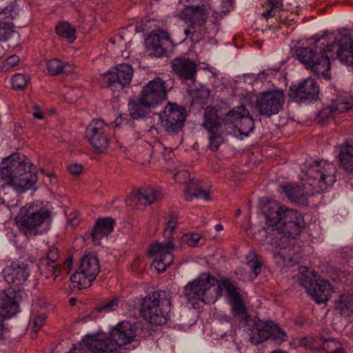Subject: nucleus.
<instances>
[{
	"instance_id": "1",
	"label": "nucleus",
	"mask_w": 353,
	"mask_h": 353,
	"mask_svg": "<svg viewBox=\"0 0 353 353\" xmlns=\"http://www.w3.org/2000/svg\"><path fill=\"white\" fill-rule=\"evenodd\" d=\"M326 37L325 34L319 37H313L309 40L311 46L299 47L296 50L298 60L317 76L327 74L331 59L338 58L346 65L353 66V35L350 32L344 30L326 48L318 46L317 43Z\"/></svg>"
},
{
	"instance_id": "2",
	"label": "nucleus",
	"mask_w": 353,
	"mask_h": 353,
	"mask_svg": "<svg viewBox=\"0 0 353 353\" xmlns=\"http://www.w3.org/2000/svg\"><path fill=\"white\" fill-rule=\"evenodd\" d=\"M217 283L216 297H220L223 289L226 291L228 302L231 307L234 317L247 325L250 318L239 288L230 279L217 280L209 274H204L200 277L189 282L183 289L184 296L188 301H201L205 302L208 292Z\"/></svg>"
},
{
	"instance_id": "3",
	"label": "nucleus",
	"mask_w": 353,
	"mask_h": 353,
	"mask_svg": "<svg viewBox=\"0 0 353 353\" xmlns=\"http://www.w3.org/2000/svg\"><path fill=\"white\" fill-rule=\"evenodd\" d=\"M267 227L264 228L268 237L277 246L286 248L290 239H296L305 228L301 214L294 210L286 209L274 204L265 212Z\"/></svg>"
},
{
	"instance_id": "4",
	"label": "nucleus",
	"mask_w": 353,
	"mask_h": 353,
	"mask_svg": "<svg viewBox=\"0 0 353 353\" xmlns=\"http://www.w3.org/2000/svg\"><path fill=\"white\" fill-rule=\"evenodd\" d=\"M5 161L7 165L0 168V190L23 193L33 188L38 177L35 168L28 158L13 153Z\"/></svg>"
},
{
	"instance_id": "5",
	"label": "nucleus",
	"mask_w": 353,
	"mask_h": 353,
	"mask_svg": "<svg viewBox=\"0 0 353 353\" xmlns=\"http://www.w3.org/2000/svg\"><path fill=\"white\" fill-rule=\"evenodd\" d=\"M302 170L304 187L312 194L324 192L336 181V167L325 160L314 161L305 163Z\"/></svg>"
},
{
	"instance_id": "6",
	"label": "nucleus",
	"mask_w": 353,
	"mask_h": 353,
	"mask_svg": "<svg viewBox=\"0 0 353 353\" xmlns=\"http://www.w3.org/2000/svg\"><path fill=\"white\" fill-rule=\"evenodd\" d=\"M171 306V296L167 292L154 291L142 299L140 312L150 323L161 325L170 319Z\"/></svg>"
},
{
	"instance_id": "7",
	"label": "nucleus",
	"mask_w": 353,
	"mask_h": 353,
	"mask_svg": "<svg viewBox=\"0 0 353 353\" xmlns=\"http://www.w3.org/2000/svg\"><path fill=\"white\" fill-rule=\"evenodd\" d=\"M51 212L45 208L34 204H27L20 209L16 222L26 235H36L39 233L38 228L45 221H50Z\"/></svg>"
},
{
	"instance_id": "8",
	"label": "nucleus",
	"mask_w": 353,
	"mask_h": 353,
	"mask_svg": "<svg viewBox=\"0 0 353 353\" xmlns=\"http://www.w3.org/2000/svg\"><path fill=\"white\" fill-rule=\"evenodd\" d=\"M99 271L97 256L93 254H85L81 259L80 266L70 276L72 288L78 290L88 288L96 279Z\"/></svg>"
},
{
	"instance_id": "9",
	"label": "nucleus",
	"mask_w": 353,
	"mask_h": 353,
	"mask_svg": "<svg viewBox=\"0 0 353 353\" xmlns=\"http://www.w3.org/2000/svg\"><path fill=\"white\" fill-rule=\"evenodd\" d=\"M269 339L276 344L281 345L288 340V334L273 321H255L250 334L251 343L259 344Z\"/></svg>"
},
{
	"instance_id": "10",
	"label": "nucleus",
	"mask_w": 353,
	"mask_h": 353,
	"mask_svg": "<svg viewBox=\"0 0 353 353\" xmlns=\"http://www.w3.org/2000/svg\"><path fill=\"white\" fill-rule=\"evenodd\" d=\"M110 130V126L102 119H93L87 126L86 137L98 152H103L108 149L109 146L108 134Z\"/></svg>"
},
{
	"instance_id": "11",
	"label": "nucleus",
	"mask_w": 353,
	"mask_h": 353,
	"mask_svg": "<svg viewBox=\"0 0 353 353\" xmlns=\"http://www.w3.org/2000/svg\"><path fill=\"white\" fill-rule=\"evenodd\" d=\"M145 43L148 50L157 57H168L175 46L169 34L160 28L152 30Z\"/></svg>"
},
{
	"instance_id": "12",
	"label": "nucleus",
	"mask_w": 353,
	"mask_h": 353,
	"mask_svg": "<svg viewBox=\"0 0 353 353\" xmlns=\"http://www.w3.org/2000/svg\"><path fill=\"white\" fill-rule=\"evenodd\" d=\"M185 117V109L171 103H168L163 112L159 114L161 125L166 132L171 134H176L182 130Z\"/></svg>"
},
{
	"instance_id": "13",
	"label": "nucleus",
	"mask_w": 353,
	"mask_h": 353,
	"mask_svg": "<svg viewBox=\"0 0 353 353\" xmlns=\"http://www.w3.org/2000/svg\"><path fill=\"white\" fill-rule=\"evenodd\" d=\"M319 87L314 79L307 78L298 84H292L288 95L294 102L307 103L316 101L319 98Z\"/></svg>"
},
{
	"instance_id": "14",
	"label": "nucleus",
	"mask_w": 353,
	"mask_h": 353,
	"mask_svg": "<svg viewBox=\"0 0 353 353\" xmlns=\"http://www.w3.org/2000/svg\"><path fill=\"white\" fill-rule=\"evenodd\" d=\"M173 248H174V244L170 240L152 245L149 250V254L154 257L152 266L159 273L165 272L166 268L172 264L174 256L171 250Z\"/></svg>"
},
{
	"instance_id": "15",
	"label": "nucleus",
	"mask_w": 353,
	"mask_h": 353,
	"mask_svg": "<svg viewBox=\"0 0 353 353\" xmlns=\"http://www.w3.org/2000/svg\"><path fill=\"white\" fill-rule=\"evenodd\" d=\"M139 94L143 99L147 101L154 108H157L167 99L166 81L160 77H155L142 87Z\"/></svg>"
},
{
	"instance_id": "16",
	"label": "nucleus",
	"mask_w": 353,
	"mask_h": 353,
	"mask_svg": "<svg viewBox=\"0 0 353 353\" xmlns=\"http://www.w3.org/2000/svg\"><path fill=\"white\" fill-rule=\"evenodd\" d=\"M284 94L282 91H270L261 93L256 100V106L261 115L270 117L283 108Z\"/></svg>"
},
{
	"instance_id": "17",
	"label": "nucleus",
	"mask_w": 353,
	"mask_h": 353,
	"mask_svg": "<svg viewBox=\"0 0 353 353\" xmlns=\"http://www.w3.org/2000/svg\"><path fill=\"white\" fill-rule=\"evenodd\" d=\"M133 68L131 65L121 63L105 74L107 86L112 90H121L128 86L132 80Z\"/></svg>"
},
{
	"instance_id": "18",
	"label": "nucleus",
	"mask_w": 353,
	"mask_h": 353,
	"mask_svg": "<svg viewBox=\"0 0 353 353\" xmlns=\"http://www.w3.org/2000/svg\"><path fill=\"white\" fill-rule=\"evenodd\" d=\"M138 326L129 321H121L112 329L110 338L114 345L121 347L132 342L137 334Z\"/></svg>"
},
{
	"instance_id": "19",
	"label": "nucleus",
	"mask_w": 353,
	"mask_h": 353,
	"mask_svg": "<svg viewBox=\"0 0 353 353\" xmlns=\"http://www.w3.org/2000/svg\"><path fill=\"white\" fill-rule=\"evenodd\" d=\"M172 72L182 81H194L196 76V62L185 57H176L171 62Z\"/></svg>"
},
{
	"instance_id": "20",
	"label": "nucleus",
	"mask_w": 353,
	"mask_h": 353,
	"mask_svg": "<svg viewBox=\"0 0 353 353\" xmlns=\"http://www.w3.org/2000/svg\"><path fill=\"white\" fill-rule=\"evenodd\" d=\"M6 281L14 286L23 285L30 276V268L27 263L20 261H13L3 270Z\"/></svg>"
},
{
	"instance_id": "21",
	"label": "nucleus",
	"mask_w": 353,
	"mask_h": 353,
	"mask_svg": "<svg viewBox=\"0 0 353 353\" xmlns=\"http://www.w3.org/2000/svg\"><path fill=\"white\" fill-rule=\"evenodd\" d=\"M25 294L21 291H12L9 294L6 291L0 292V316L10 319L19 310L18 298Z\"/></svg>"
},
{
	"instance_id": "22",
	"label": "nucleus",
	"mask_w": 353,
	"mask_h": 353,
	"mask_svg": "<svg viewBox=\"0 0 353 353\" xmlns=\"http://www.w3.org/2000/svg\"><path fill=\"white\" fill-rule=\"evenodd\" d=\"M154 108L150 103L143 99L140 94L138 97L130 99L128 101V111L133 119L149 117Z\"/></svg>"
},
{
	"instance_id": "23",
	"label": "nucleus",
	"mask_w": 353,
	"mask_h": 353,
	"mask_svg": "<svg viewBox=\"0 0 353 353\" xmlns=\"http://www.w3.org/2000/svg\"><path fill=\"white\" fill-rule=\"evenodd\" d=\"M115 221L111 217H103L97 219L90 237L94 245H99L103 237L108 236L113 230Z\"/></svg>"
},
{
	"instance_id": "24",
	"label": "nucleus",
	"mask_w": 353,
	"mask_h": 353,
	"mask_svg": "<svg viewBox=\"0 0 353 353\" xmlns=\"http://www.w3.org/2000/svg\"><path fill=\"white\" fill-rule=\"evenodd\" d=\"M160 197L159 191L151 188H141L134 190L128 197V201L134 202L141 206H147L154 203Z\"/></svg>"
},
{
	"instance_id": "25",
	"label": "nucleus",
	"mask_w": 353,
	"mask_h": 353,
	"mask_svg": "<svg viewBox=\"0 0 353 353\" xmlns=\"http://www.w3.org/2000/svg\"><path fill=\"white\" fill-rule=\"evenodd\" d=\"M283 192L287 197L292 202L299 204H305L307 200V196L312 195L309 192L310 190H306L304 187V181L301 185L294 183H288L282 186Z\"/></svg>"
},
{
	"instance_id": "26",
	"label": "nucleus",
	"mask_w": 353,
	"mask_h": 353,
	"mask_svg": "<svg viewBox=\"0 0 353 353\" xmlns=\"http://www.w3.org/2000/svg\"><path fill=\"white\" fill-rule=\"evenodd\" d=\"M330 284L323 279H316L308 294L317 303L326 302L330 296Z\"/></svg>"
},
{
	"instance_id": "27",
	"label": "nucleus",
	"mask_w": 353,
	"mask_h": 353,
	"mask_svg": "<svg viewBox=\"0 0 353 353\" xmlns=\"http://www.w3.org/2000/svg\"><path fill=\"white\" fill-rule=\"evenodd\" d=\"M339 165L347 172L353 174V141H345L338 155Z\"/></svg>"
},
{
	"instance_id": "28",
	"label": "nucleus",
	"mask_w": 353,
	"mask_h": 353,
	"mask_svg": "<svg viewBox=\"0 0 353 353\" xmlns=\"http://www.w3.org/2000/svg\"><path fill=\"white\" fill-rule=\"evenodd\" d=\"M110 339H101L99 335L86 336L83 340V345L92 353H105L111 345Z\"/></svg>"
},
{
	"instance_id": "29",
	"label": "nucleus",
	"mask_w": 353,
	"mask_h": 353,
	"mask_svg": "<svg viewBox=\"0 0 353 353\" xmlns=\"http://www.w3.org/2000/svg\"><path fill=\"white\" fill-rule=\"evenodd\" d=\"M184 196L186 201H192L194 198H202L205 201L210 200L209 192L203 189L199 181L192 179H190L186 184Z\"/></svg>"
},
{
	"instance_id": "30",
	"label": "nucleus",
	"mask_w": 353,
	"mask_h": 353,
	"mask_svg": "<svg viewBox=\"0 0 353 353\" xmlns=\"http://www.w3.org/2000/svg\"><path fill=\"white\" fill-rule=\"evenodd\" d=\"M223 124L222 120L218 115L217 110L212 106H208L203 113V121L202 126L208 132L217 130Z\"/></svg>"
},
{
	"instance_id": "31",
	"label": "nucleus",
	"mask_w": 353,
	"mask_h": 353,
	"mask_svg": "<svg viewBox=\"0 0 353 353\" xmlns=\"http://www.w3.org/2000/svg\"><path fill=\"white\" fill-rule=\"evenodd\" d=\"M244 114H248V110L244 105H239L225 114L222 119L223 124L227 129L234 130Z\"/></svg>"
},
{
	"instance_id": "32",
	"label": "nucleus",
	"mask_w": 353,
	"mask_h": 353,
	"mask_svg": "<svg viewBox=\"0 0 353 353\" xmlns=\"http://www.w3.org/2000/svg\"><path fill=\"white\" fill-rule=\"evenodd\" d=\"M39 270L41 274L43 275L46 278L53 277L54 281H56L61 273V268L58 263H51L43 259H41L39 262Z\"/></svg>"
},
{
	"instance_id": "33",
	"label": "nucleus",
	"mask_w": 353,
	"mask_h": 353,
	"mask_svg": "<svg viewBox=\"0 0 353 353\" xmlns=\"http://www.w3.org/2000/svg\"><path fill=\"white\" fill-rule=\"evenodd\" d=\"M55 30L59 37L67 39L70 43L74 42L76 39L75 28L66 21L58 23Z\"/></svg>"
},
{
	"instance_id": "34",
	"label": "nucleus",
	"mask_w": 353,
	"mask_h": 353,
	"mask_svg": "<svg viewBox=\"0 0 353 353\" xmlns=\"http://www.w3.org/2000/svg\"><path fill=\"white\" fill-rule=\"evenodd\" d=\"M244 114L234 129H236L241 135L248 137L254 128V122L248 110V114Z\"/></svg>"
},
{
	"instance_id": "35",
	"label": "nucleus",
	"mask_w": 353,
	"mask_h": 353,
	"mask_svg": "<svg viewBox=\"0 0 353 353\" xmlns=\"http://www.w3.org/2000/svg\"><path fill=\"white\" fill-rule=\"evenodd\" d=\"M192 12L190 19L196 21L197 24L205 25L208 13L204 6H188Z\"/></svg>"
},
{
	"instance_id": "36",
	"label": "nucleus",
	"mask_w": 353,
	"mask_h": 353,
	"mask_svg": "<svg viewBox=\"0 0 353 353\" xmlns=\"http://www.w3.org/2000/svg\"><path fill=\"white\" fill-rule=\"evenodd\" d=\"M353 305V295L341 294L336 303V308L339 310L341 315L348 316Z\"/></svg>"
},
{
	"instance_id": "37",
	"label": "nucleus",
	"mask_w": 353,
	"mask_h": 353,
	"mask_svg": "<svg viewBox=\"0 0 353 353\" xmlns=\"http://www.w3.org/2000/svg\"><path fill=\"white\" fill-rule=\"evenodd\" d=\"M322 347L327 353H347L341 342L334 338L323 340Z\"/></svg>"
},
{
	"instance_id": "38",
	"label": "nucleus",
	"mask_w": 353,
	"mask_h": 353,
	"mask_svg": "<svg viewBox=\"0 0 353 353\" xmlns=\"http://www.w3.org/2000/svg\"><path fill=\"white\" fill-rule=\"evenodd\" d=\"M316 276L317 274L314 271H309L307 268H306L305 273H301L300 275L299 282L301 285L306 289L307 293L317 279Z\"/></svg>"
},
{
	"instance_id": "39",
	"label": "nucleus",
	"mask_w": 353,
	"mask_h": 353,
	"mask_svg": "<svg viewBox=\"0 0 353 353\" xmlns=\"http://www.w3.org/2000/svg\"><path fill=\"white\" fill-rule=\"evenodd\" d=\"M14 25L12 21H3L0 18V42L7 41L14 32Z\"/></svg>"
},
{
	"instance_id": "40",
	"label": "nucleus",
	"mask_w": 353,
	"mask_h": 353,
	"mask_svg": "<svg viewBox=\"0 0 353 353\" xmlns=\"http://www.w3.org/2000/svg\"><path fill=\"white\" fill-rule=\"evenodd\" d=\"M65 66V64L58 59H52L47 62L48 72L52 76L63 73Z\"/></svg>"
},
{
	"instance_id": "41",
	"label": "nucleus",
	"mask_w": 353,
	"mask_h": 353,
	"mask_svg": "<svg viewBox=\"0 0 353 353\" xmlns=\"http://www.w3.org/2000/svg\"><path fill=\"white\" fill-rule=\"evenodd\" d=\"M30 81V77L26 74L17 73L12 78V84L13 89L16 90H23Z\"/></svg>"
},
{
	"instance_id": "42",
	"label": "nucleus",
	"mask_w": 353,
	"mask_h": 353,
	"mask_svg": "<svg viewBox=\"0 0 353 353\" xmlns=\"http://www.w3.org/2000/svg\"><path fill=\"white\" fill-rule=\"evenodd\" d=\"M17 14L16 6L12 3L3 9H0V18H3V21L12 22Z\"/></svg>"
},
{
	"instance_id": "43",
	"label": "nucleus",
	"mask_w": 353,
	"mask_h": 353,
	"mask_svg": "<svg viewBox=\"0 0 353 353\" xmlns=\"http://www.w3.org/2000/svg\"><path fill=\"white\" fill-rule=\"evenodd\" d=\"M352 99L350 98L347 100L337 99L334 104L332 105L334 112L337 113H343L349 111L352 108Z\"/></svg>"
},
{
	"instance_id": "44",
	"label": "nucleus",
	"mask_w": 353,
	"mask_h": 353,
	"mask_svg": "<svg viewBox=\"0 0 353 353\" xmlns=\"http://www.w3.org/2000/svg\"><path fill=\"white\" fill-rule=\"evenodd\" d=\"M209 136V149L213 152L217 151L219 146L223 142V137L221 134L216 131L208 132Z\"/></svg>"
},
{
	"instance_id": "45",
	"label": "nucleus",
	"mask_w": 353,
	"mask_h": 353,
	"mask_svg": "<svg viewBox=\"0 0 353 353\" xmlns=\"http://www.w3.org/2000/svg\"><path fill=\"white\" fill-rule=\"evenodd\" d=\"M248 265L253 271L254 277H256L261 272V263L259 260L258 256L255 254H251L247 256Z\"/></svg>"
},
{
	"instance_id": "46",
	"label": "nucleus",
	"mask_w": 353,
	"mask_h": 353,
	"mask_svg": "<svg viewBox=\"0 0 353 353\" xmlns=\"http://www.w3.org/2000/svg\"><path fill=\"white\" fill-rule=\"evenodd\" d=\"M119 300L118 298H112L111 300L102 303L97 307V311L99 312H109L115 310L119 304Z\"/></svg>"
},
{
	"instance_id": "47",
	"label": "nucleus",
	"mask_w": 353,
	"mask_h": 353,
	"mask_svg": "<svg viewBox=\"0 0 353 353\" xmlns=\"http://www.w3.org/2000/svg\"><path fill=\"white\" fill-rule=\"evenodd\" d=\"M178 219L176 215L171 214L169 216V220L166 224V228L164 230L163 235L165 237L170 239L172 236L173 231L177 227Z\"/></svg>"
},
{
	"instance_id": "48",
	"label": "nucleus",
	"mask_w": 353,
	"mask_h": 353,
	"mask_svg": "<svg viewBox=\"0 0 353 353\" xmlns=\"http://www.w3.org/2000/svg\"><path fill=\"white\" fill-rule=\"evenodd\" d=\"M19 57L15 54L11 55L3 61L2 64V70L8 72L15 67L19 63Z\"/></svg>"
},
{
	"instance_id": "49",
	"label": "nucleus",
	"mask_w": 353,
	"mask_h": 353,
	"mask_svg": "<svg viewBox=\"0 0 353 353\" xmlns=\"http://www.w3.org/2000/svg\"><path fill=\"white\" fill-rule=\"evenodd\" d=\"M201 236L198 233L185 234L183 235L182 240L190 247H195L198 245Z\"/></svg>"
},
{
	"instance_id": "50",
	"label": "nucleus",
	"mask_w": 353,
	"mask_h": 353,
	"mask_svg": "<svg viewBox=\"0 0 353 353\" xmlns=\"http://www.w3.org/2000/svg\"><path fill=\"white\" fill-rule=\"evenodd\" d=\"M59 257V252L58 248L55 246H50L46 252V254L43 259H46L51 263H57Z\"/></svg>"
},
{
	"instance_id": "51",
	"label": "nucleus",
	"mask_w": 353,
	"mask_h": 353,
	"mask_svg": "<svg viewBox=\"0 0 353 353\" xmlns=\"http://www.w3.org/2000/svg\"><path fill=\"white\" fill-rule=\"evenodd\" d=\"M335 114L336 113L334 112L332 105H330L320 110L319 113V117L323 122H325L327 119Z\"/></svg>"
},
{
	"instance_id": "52",
	"label": "nucleus",
	"mask_w": 353,
	"mask_h": 353,
	"mask_svg": "<svg viewBox=\"0 0 353 353\" xmlns=\"http://www.w3.org/2000/svg\"><path fill=\"white\" fill-rule=\"evenodd\" d=\"M189 25L188 28H189L191 32H192V35L194 37H201V29L204 26L201 24H197L196 21H194L193 20H191L190 19L189 20Z\"/></svg>"
},
{
	"instance_id": "53",
	"label": "nucleus",
	"mask_w": 353,
	"mask_h": 353,
	"mask_svg": "<svg viewBox=\"0 0 353 353\" xmlns=\"http://www.w3.org/2000/svg\"><path fill=\"white\" fill-rule=\"evenodd\" d=\"M46 316L44 314H40L33 319V331L37 333L45 324Z\"/></svg>"
},
{
	"instance_id": "54",
	"label": "nucleus",
	"mask_w": 353,
	"mask_h": 353,
	"mask_svg": "<svg viewBox=\"0 0 353 353\" xmlns=\"http://www.w3.org/2000/svg\"><path fill=\"white\" fill-rule=\"evenodd\" d=\"M174 179L179 183L187 184L190 179V173L187 170H180L174 174Z\"/></svg>"
},
{
	"instance_id": "55",
	"label": "nucleus",
	"mask_w": 353,
	"mask_h": 353,
	"mask_svg": "<svg viewBox=\"0 0 353 353\" xmlns=\"http://www.w3.org/2000/svg\"><path fill=\"white\" fill-rule=\"evenodd\" d=\"M68 171L70 174L74 175H78L81 173L83 170V167L81 164L78 163H72L68 165Z\"/></svg>"
},
{
	"instance_id": "56",
	"label": "nucleus",
	"mask_w": 353,
	"mask_h": 353,
	"mask_svg": "<svg viewBox=\"0 0 353 353\" xmlns=\"http://www.w3.org/2000/svg\"><path fill=\"white\" fill-rule=\"evenodd\" d=\"M313 341L308 336H304L299 340V345L306 348H312Z\"/></svg>"
},
{
	"instance_id": "57",
	"label": "nucleus",
	"mask_w": 353,
	"mask_h": 353,
	"mask_svg": "<svg viewBox=\"0 0 353 353\" xmlns=\"http://www.w3.org/2000/svg\"><path fill=\"white\" fill-rule=\"evenodd\" d=\"M183 32L187 37H190L192 43H196L200 41V37H194L192 35V32H191V30H190L188 27L184 29Z\"/></svg>"
},
{
	"instance_id": "58",
	"label": "nucleus",
	"mask_w": 353,
	"mask_h": 353,
	"mask_svg": "<svg viewBox=\"0 0 353 353\" xmlns=\"http://www.w3.org/2000/svg\"><path fill=\"white\" fill-rule=\"evenodd\" d=\"M68 353H88V350L85 346H83L82 344H79V347L74 346L68 352Z\"/></svg>"
},
{
	"instance_id": "59",
	"label": "nucleus",
	"mask_w": 353,
	"mask_h": 353,
	"mask_svg": "<svg viewBox=\"0 0 353 353\" xmlns=\"http://www.w3.org/2000/svg\"><path fill=\"white\" fill-rule=\"evenodd\" d=\"M268 5L270 8H274V9L280 10V8L283 6L281 0H268Z\"/></svg>"
},
{
	"instance_id": "60",
	"label": "nucleus",
	"mask_w": 353,
	"mask_h": 353,
	"mask_svg": "<svg viewBox=\"0 0 353 353\" xmlns=\"http://www.w3.org/2000/svg\"><path fill=\"white\" fill-rule=\"evenodd\" d=\"M72 263H73V261H72V257H68V259H65V261L63 263V268L66 270L67 274H68L70 272V270H72Z\"/></svg>"
},
{
	"instance_id": "61",
	"label": "nucleus",
	"mask_w": 353,
	"mask_h": 353,
	"mask_svg": "<svg viewBox=\"0 0 353 353\" xmlns=\"http://www.w3.org/2000/svg\"><path fill=\"white\" fill-rule=\"evenodd\" d=\"M127 117H128V114H120L119 117L117 118L114 121L115 125L117 126L120 125H121V122H124V121H125V123H128Z\"/></svg>"
},
{
	"instance_id": "62",
	"label": "nucleus",
	"mask_w": 353,
	"mask_h": 353,
	"mask_svg": "<svg viewBox=\"0 0 353 353\" xmlns=\"http://www.w3.org/2000/svg\"><path fill=\"white\" fill-rule=\"evenodd\" d=\"M275 10L276 9L274 8H270L269 10L263 12L262 16L266 19L273 17L275 15Z\"/></svg>"
},
{
	"instance_id": "63",
	"label": "nucleus",
	"mask_w": 353,
	"mask_h": 353,
	"mask_svg": "<svg viewBox=\"0 0 353 353\" xmlns=\"http://www.w3.org/2000/svg\"><path fill=\"white\" fill-rule=\"evenodd\" d=\"M33 116H34V117L39 119H41L43 118V114L40 112H34L33 113Z\"/></svg>"
},
{
	"instance_id": "64",
	"label": "nucleus",
	"mask_w": 353,
	"mask_h": 353,
	"mask_svg": "<svg viewBox=\"0 0 353 353\" xmlns=\"http://www.w3.org/2000/svg\"><path fill=\"white\" fill-rule=\"evenodd\" d=\"M4 330H5V327H4L3 321L0 319V336H2Z\"/></svg>"
}]
</instances>
